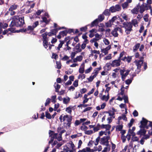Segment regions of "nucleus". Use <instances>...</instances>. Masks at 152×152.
<instances>
[{"label":"nucleus","mask_w":152,"mask_h":152,"mask_svg":"<svg viewBox=\"0 0 152 152\" xmlns=\"http://www.w3.org/2000/svg\"><path fill=\"white\" fill-rule=\"evenodd\" d=\"M72 117L71 115H64L63 116L62 115H61L59 118L61 122H67V123L65 122L64 123L65 126L67 128H69L70 127L71 124V121H72Z\"/></svg>","instance_id":"nucleus-1"},{"label":"nucleus","mask_w":152,"mask_h":152,"mask_svg":"<svg viewBox=\"0 0 152 152\" xmlns=\"http://www.w3.org/2000/svg\"><path fill=\"white\" fill-rule=\"evenodd\" d=\"M123 27L125 29V32L127 34H130V32L132 30V25L130 22H124L123 23Z\"/></svg>","instance_id":"nucleus-2"},{"label":"nucleus","mask_w":152,"mask_h":152,"mask_svg":"<svg viewBox=\"0 0 152 152\" xmlns=\"http://www.w3.org/2000/svg\"><path fill=\"white\" fill-rule=\"evenodd\" d=\"M151 123V122L148 121L144 118H142V120L140 121L141 125L140 126V128L148 129Z\"/></svg>","instance_id":"nucleus-3"},{"label":"nucleus","mask_w":152,"mask_h":152,"mask_svg":"<svg viewBox=\"0 0 152 152\" xmlns=\"http://www.w3.org/2000/svg\"><path fill=\"white\" fill-rule=\"evenodd\" d=\"M130 71L131 69H123L120 70V73L121 76V79L123 81H124L125 80L126 77Z\"/></svg>","instance_id":"nucleus-4"},{"label":"nucleus","mask_w":152,"mask_h":152,"mask_svg":"<svg viewBox=\"0 0 152 152\" xmlns=\"http://www.w3.org/2000/svg\"><path fill=\"white\" fill-rule=\"evenodd\" d=\"M47 32H46L42 35V36L43 39V45L45 49H47L48 48V38L47 37Z\"/></svg>","instance_id":"nucleus-5"},{"label":"nucleus","mask_w":152,"mask_h":152,"mask_svg":"<svg viewBox=\"0 0 152 152\" xmlns=\"http://www.w3.org/2000/svg\"><path fill=\"white\" fill-rule=\"evenodd\" d=\"M24 17H22L20 18H19L18 17H17L16 21L18 22V24H16V26L21 27L24 24Z\"/></svg>","instance_id":"nucleus-6"},{"label":"nucleus","mask_w":152,"mask_h":152,"mask_svg":"<svg viewBox=\"0 0 152 152\" xmlns=\"http://www.w3.org/2000/svg\"><path fill=\"white\" fill-rule=\"evenodd\" d=\"M136 64V65L137 66V70H136V73H138L140 72V69L141 68V66L143 62L142 60H140L137 61H136L134 62Z\"/></svg>","instance_id":"nucleus-7"},{"label":"nucleus","mask_w":152,"mask_h":152,"mask_svg":"<svg viewBox=\"0 0 152 152\" xmlns=\"http://www.w3.org/2000/svg\"><path fill=\"white\" fill-rule=\"evenodd\" d=\"M121 60L119 59L113 61L110 63V65L112 67H118L121 65Z\"/></svg>","instance_id":"nucleus-8"},{"label":"nucleus","mask_w":152,"mask_h":152,"mask_svg":"<svg viewBox=\"0 0 152 152\" xmlns=\"http://www.w3.org/2000/svg\"><path fill=\"white\" fill-rule=\"evenodd\" d=\"M120 6L118 4H117L115 6H113L110 8V10L112 12H115L121 10Z\"/></svg>","instance_id":"nucleus-9"},{"label":"nucleus","mask_w":152,"mask_h":152,"mask_svg":"<svg viewBox=\"0 0 152 152\" xmlns=\"http://www.w3.org/2000/svg\"><path fill=\"white\" fill-rule=\"evenodd\" d=\"M68 147L70 149V152H75L76 148L72 142H70L68 143Z\"/></svg>","instance_id":"nucleus-10"},{"label":"nucleus","mask_w":152,"mask_h":152,"mask_svg":"<svg viewBox=\"0 0 152 152\" xmlns=\"http://www.w3.org/2000/svg\"><path fill=\"white\" fill-rule=\"evenodd\" d=\"M100 144L106 146H109V141L106 139L104 137L102 138L100 140Z\"/></svg>","instance_id":"nucleus-11"},{"label":"nucleus","mask_w":152,"mask_h":152,"mask_svg":"<svg viewBox=\"0 0 152 152\" xmlns=\"http://www.w3.org/2000/svg\"><path fill=\"white\" fill-rule=\"evenodd\" d=\"M17 17L14 16L12 19V20L11 21V23L10 25V27H13L14 26H16V23L18 24V22L16 21Z\"/></svg>","instance_id":"nucleus-12"},{"label":"nucleus","mask_w":152,"mask_h":152,"mask_svg":"<svg viewBox=\"0 0 152 152\" xmlns=\"http://www.w3.org/2000/svg\"><path fill=\"white\" fill-rule=\"evenodd\" d=\"M111 48V45H109L105 48L101 49V51L102 53H104V55H106L108 53V51L110 50Z\"/></svg>","instance_id":"nucleus-13"},{"label":"nucleus","mask_w":152,"mask_h":152,"mask_svg":"<svg viewBox=\"0 0 152 152\" xmlns=\"http://www.w3.org/2000/svg\"><path fill=\"white\" fill-rule=\"evenodd\" d=\"M139 3H138L136 6L134 7L133 10L131 11L132 13L134 14H137L138 13L139 10Z\"/></svg>","instance_id":"nucleus-14"},{"label":"nucleus","mask_w":152,"mask_h":152,"mask_svg":"<svg viewBox=\"0 0 152 152\" xmlns=\"http://www.w3.org/2000/svg\"><path fill=\"white\" fill-rule=\"evenodd\" d=\"M144 128H141V129L137 132V134L141 136L145 135L146 133V131Z\"/></svg>","instance_id":"nucleus-15"},{"label":"nucleus","mask_w":152,"mask_h":152,"mask_svg":"<svg viewBox=\"0 0 152 152\" xmlns=\"http://www.w3.org/2000/svg\"><path fill=\"white\" fill-rule=\"evenodd\" d=\"M85 64L84 63H83L80 67L79 70V72L81 74H83L84 72Z\"/></svg>","instance_id":"nucleus-16"},{"label":"nucleus","mask_w":152,"mask_h":152,"mask_svg":"<svg viewBox=\"0 0 152 152\" xmlns=\"http://www.w3.org/2000/svg\"><path fill=\"white\" fill-rule=\"evenodd\" d=\"M101 69V67L95 69L93 73H92V75H94V76L96 77L99 71Z\"/></svg>","instance_id":"nucleus-17"},{"label":"nucleus","mask_w":152,"mask_h":152,"mask_svg":"<svg viewBox=\"0 0 152 152\" xmlns=\"http://www.w3.org/2000/svg\"><path fill=\"white\" fill-rule=\"evenodd\" d=\"M53 137L56 139H57L58 140L60 141L62 140L61 135V134H58L56 133L54 134Z\"/></svg>","instance_id":"nucleus-18"},{"label":"nucleus","mask_w":152,"mask_h":152,"mask_svg":"<svg viewBox=\"0 0 152 152\" xmlns=\"http://www.w3.org/2000/svg\"><path fill=\"white\" fill-rule=\"evenodd\" d=\"M121 60L125 61H127L128 63H129L131 61L132 57L131 56L127 57L125 56L123 58H121Z\"/></svg>","instance_id":"nucleus-19"},{"label":"nucleus","mask_w":152,"mask_h":152,"mask_svg":"<svg viewBox=\"0 0 152 152\" xmlns=\"http://www.w3.org/2000/svg\"><path fill=\"white\" fill-rule=\"evenodd\" d=\"M80 43L77 44L75 47V49L76 50V53H79L81 51L82 49L80 48Z\"/></svg>","instance_id":"nucleus-20"},{"label":"nucleus","mask_w":152,"mask_h":152,"mask_svg":"<svg viewBox=\"0 0 152 152\" xmlns=\"http://www.w3.org/2000/svg\"><path fill=\"white\" fill-rule=\"evenodd\" d=\"M109 93L107 94V96L104 95L100 98L102 100L104 101L105 102H107L109 99Z\"/></svg>","instance_id":"nucleus-21"},{"label":"nucleus","mask_w":152,"mask_h":152,"mask_svg":"<svg viewBox=\"0 0 152 152\" xmlns=\"http://www.w3.org/2000/svg\"><path fill=\"white\" fill-rule=\"evenodd\" d=\"M119 107L121 109L124 108L125 109V112L124 113V114H126L127 113V108L126 105L125 104H121L119 105Z\"/></svg>","instance_id":"nucleus-22"},{"label":"nucleus","mask_w":152,"mask_h":152,"mask_svg":"<svg viewBox=\"0 0 152 152\" xmlns=\"http://www.w3.org/2000/svg\"><path fill=\"white\" fill-rule=\"evenodd\" d=\"M111 34L115 37H117L118 36V31L116 28H114L111 32Z\"/></svg>","instance_id":"nucleus-23"},{"label":"nucleus","mask_w":152,"mask_h":152,"mask_svg":"<svg viewBox=\"0 0 152 152\" xmlns=\"http://www.w3.org/2000/svg\"><path fill=\"white\" fill-rule=\"evenodd\" d=\"M64 27H60L59 28H55L53 29L51 31L52 32V34H53L54 35H56V33L58 31V30L61 29H64Z\"/></svg>","instance_id":"nucleus-24"},{"label":"nucleus","mask_w":152,"mask_h":152,"mask_svg":"<svg viewBox=\"0 0 152 152\" xmlns=\"http://www.w3.org/2000/svg\"><path fill=\"white\" fill-rule=\"evenodd\" d=\"M132 26L133 25L135 27H136L138 26V22L136 19H134L132 20L131 22Z\"/></svg>","instance_id":"nucleus-25"},{"label":"nucleus","mask_w":152,"mask_h":152,"mask_svg":"<svg viewBox=\"0 0 152 152\" xmlns=\"http://www.w3.org/2000/svg\"><path fill=\"white\" fill-rule=\"evenodd\" d=\"M140 9V12L141 13H142L145 10V7L144 5L143 4L141 6L139 4V9Z\"/></svg>","instance_id":"nucleus-26"},{"label":"nucleus","mask_w":152,"mask_h":152,"mask_svg":"<svg viewBox=\"0 0 152 152\" xmlns=\"http://www.w3.org/2000/svg\"><path fill=\"white\" fill-rule=\"evenodd\" d=\"M104 15L102 14L99 15L98 16V18L96 19H97V21L99 22H102L103 20H104Z\"/></svg>","instance_id":"nucleus-27"},{"label":"nucleus","mask_w":152,"mask_h":152,"mask_svg":"<svg viewBox=\"0 0 152 152\" xmlns=\"http://www.w3.org/2000/svg\"><path fill=\"white\" fill-rule=\"evenodd\" d=\"M18 7V6L15 4H14L12 5H11L10 7L9 10V11H12L14 10H15L16 9L17 7Z\"/></svg>","instance_id":"nucleus-28"},{"label":"nucleus","mask_w":152,"mask_h":152,"mask_svg":"<svg viewBox=\"0 0 152 152\" xmlns=\"http://www.w3.org/2000/svg\"><path fill=\"white\" fill-rule=\"evenodd\" d=\"M73 107L69 106L66 109V111L69 114H71L72 112V109Z\"/></svg>","instance_id":"nucleus-29"},{"label":"nucleus","mask_w":152,"mask_h":152,"mask_svg":"<svg viewBox=\"0 0 152 152\" xmlns=\"http://www.w3.org/2000/svg\"><path fill=\"white\" fill-rule=\"evenodd\" d=\"M118 119L119 121L123 119L125 121H127V118L126 117V115L124 114H123L121 116L118 117Z\"/></svg>","instance_id":"nucleus-30"},{"label":"nucleus","mask_w":152,"mask_h":152,"mask_svg":"<svg viewBox=\"0 0 152 152\" xmlns=\"http://www.w3.org/2000/svg\"><path fill=\"white\" fill-rule=\"evenodd\" d=\"M42 20L41 21V23L44 22L45 23V24L48 23L49 22V19H48L46 17H42Z\"/></svg>","instance_id":"nucleus-31"},{"label":"nucleus","mask_w":152,"mask_h":152,"mask_svg":"<svg viewBox=\"0 0 152 152\" xmlns=\"http://www.w3.org/2000/svg\"><path fill=\"white\" fill-rule=\"evenodd\" d=\"M64 41H60V43L59 44L58 46L56 48V49L58 51H59L60 50V49L62 48L63 45L64 43Z\"/></svg>","instance_id":"nucleus-32"},{"label":"nucleus","mask_w":152,"mask_h":152,"mask_svg":"<svg viewBox=\"0 0 152 152\" xmlns=\"http://www.w3.org/2000/svg\"><path fill=\"white\" fill-rule=\"evenodd\" d=\"M54 86L56 92H58L60 88V86L59 85L55 83L54 85Z\"/></svg>","instance_id":"nucleus-33"},{"label":"nucleus","mask_w":152,"mask_h":152,"mask_svg":"<svg viewBox=\"0 0 152 152\" xmlns=\"http://www.w3.org/2000/svg\"><path fill=\"white\" fill-rule=\"evenodd\" d=\"M94 151H100L102 149V146L101 145H99L98 146H95L94 147Z\"/></svg>","instance_id":"nucleus-34"},{"label":"nucleus","mask_w":152,"mask_h":152,"mask_svg":"<svg viewBox=\"0 0 152 152\" xmlns=\"http://www.w3.org/2000/svg\"><path fill=\"white\" fill-rule=\"evenodd\" d=\"M70 98L68 97H66V98H64L63 100V102L64 104H67L70 101Z\"/></svg>","instance_id":"nucleus-35"},{"label":"nucleus","mask_w":152,"mask_h":152,"mask_svg":"<svg viewBox=\"0 0 152 152\" xmlns=\"http://www.w3.org/2000/svg\"><path fill=\"white\" fill-rule=\"evenodd\" d=\"M134 77V76H133L132 78H131V79H128L126 80L125 81V83L126 84L128 85H129L132 83V80H133V78Z\"/></svg>","instance_id":"nucleus-36"},{"label":"nucleus","mask_w":152,"mask_h":152,"mask_svg":"<svg viewBox=\"0 0 152 152\" xmlns=\"http://www.w3.org/2000/svg\"><path fill=\"white\" fill-rule=\"evenodd\" d=\"M8 30L10 31L11 32L14 33L15 32L14 31V30L13 28H10L8 29V30H5L3 32V34L4 35L5 34H6L8 32Z\"/></svg>","instance_id":"nucleus-37"},{"label":"nucleus","mask_w":152,"mask_h":152,"mask_svg":"<svg viewBox=\"0 0 152 152\" xmlns=\"http://www.w3.org/2000/svg\"><path fill=\"white\" fill-rule=\"evenodd\" d=\"M121 17L126 20H128V16L126 14L122 13L121 15Z\"/></svg>","instance_id":"nucleus-38"},{"label":"nucleus","mask_w":152,"mask_h":152,"mask_svg":"<svg viewBox=\"0 0 152 152\" xmlns=\"http://www.w3.org/2000/svg\"><path fill=\"white\" fill-rule=\"evenodd\" d=\"M99 22L97 21V19H96L94 21H93L91 24V26L92 27L98 24Z\"/></svg>","instance_id":"nucleus-39"},{"label":"nucleus","mask_w":152,"mask_h":152,"mask_svg":"<svg viewBox=\"0 0 152 152\" xmlns=\"http://www.w3.org/2000/svg\"><path fill=\"white\" fill-rule=\"evenodd\" d=\"M110 10H108V9L105 10L103 13V14L105 15L108 16L110 15Z\"/></svg>","instance_id":"nucleus-40"},{"label":"nucleus","mask_w":152,"mask_h":152,"mask_svg":"<svg viewBox=\"0 0 152 152\" xmlns=\"http://www.w3.org/2000/svg\"><path fill=\"white\" fill-rule=\"evenodd\" d=\"M96 77L94 76V75H91L90 76V77L89 78H87V79L88 80V81L89 82H92L94 78H95Z\"/></svg>","instance_id":"nucleus-41"},{"label":"nucleus","mask_w":152,"mask_h":152,"mask_svg":"<svg viewBox=\"0 0 152 152\" xmlns=\"http://www.w3.org/2000/svg\"><path fill=\"white\" fill-rule=\"evenodd\" d=\"M123 126L121 125L117 126L116 127V131H121L123 128Z\"/></svg>","instance_id":"nucleus-42"},{"label":"nucleus","mask_w":152,"mask_h":152,"mask_svg":"<svg viewBox=\"0 0 152 152\" xmlns=\"http://www.w3.org/2000/svg\"><path fill=\"white\" fill-rule=\"evenodd\" d=\"M128 134H130L132 136H135V133L134 132V131L131 130V129H129Z\"/></svg>","instance_id":"nucleus-43"},{"label":"nucleus","mask_w":152,"mask_h":152,"mask_svg":"<svg viewBox=\"0 0 152 152\" xmlns=\"http://www.w3.org/2000/svg\"><path fill=\"white\" fill-rule=\"evenodd\" d=\"M51 102H52L53 103H55L56 102V95H54L53 96H51Z\"/></svg>","instance_id":"nucleus-44"},{"label":"nucleus","mask_w":152,"mask_h":152,"mask_svg":"<svg viewBox=\"0 0 152 152\" xmlns=\"http://www.w3.org/2000/svg\"><path fill=\"white\" fill-rule=\"evenodd\" d=\"M129 6L127 2H125L123 3L122 5V6L123 9L127 8Z\"/></svg>","instance_id":"nucleus-45"},{"label":"nucleus","mask_w":152,"mask_h":152,"mask_svg":"<svg viewBox=\"0 0 152 152\" xmlns=\"http://www.w3.org/2000/svg\"><path fill=\"white\" fill-rule=\"evenodd\" d=\"M123 99L124 100V102L125 103H128L129 102L128 97L127 96L124 95L123 96Z\"/></svg>","instance_id":"nucleus-46"},{"label":"nucleus","mask_w":152,"mask_h":152,"mask_svg":"<svg viewBox=\"0 0 152 152\" xmlns=\"http://www.w3.org/2000/svg\"><path fill=\"white\" fill-rule=\"evenodd\" d=\"M103 42L105 45H108L110 44V42L107 39L104 38L103 39Z\"/></svg>","instance_id":"nucleus-47"},{"label":"nucleus","mask_w":152,"mask_h":152,"mask_svg":"<svg viewBox=\"0 0 152 152\" xmlns=\"http://www.w3.org/2000/svg\"><path fill=\"white\" fill-rule=\"evenodd\" d=\"M100 137H98L95 140V141L94 142V145L96 146L98 144L99 141H100Z\"/></svg>","instance_id":"nucleus-48"},{"label":"nucleus","mask_w":152,"mask_h":152,"mask_svg":"<svg viewBox=\"0 0 152 152\" xmlns=\"http://www.w3.org/2000/svg\"><path fill=\"white\" fill-rule=\"evenodd\" d=\"M51 99L50 98H48L46 100L45 104V106H47L48 104H49L50 102Z\"/></svg>","instance_id":"nucleus-49"},{"label":"nucleus","mask_w":152,"mask_h":152,"mask_svg":"<svg viewBox=\"0 0 152 152\" xmlns=\"http://www.w3.org/2000/svg\"><path fill=\"white\" fill-rule=\"evenodd\" d=\"M112 24L113 23L110 20L105 23V25L107 27H111Z\"/></svg>","instance_id":"nucleus-50"},{"label":"nucleus","mask_w":152,"mask_h":152,"mask_svg":"<svg viewBox=\"0 0 152 152\" xmlns=\"http://www.w3.org/2000/svg\"><path fill=\"white\" fill-rule=\"evenodd\" d=\"M56 64L57 68L58 69H60L61 67V64L60 62L59 61H57L56 62Z\"/></svg>","instance_id":"nucleus-51"},{"label":"nucleus","mask_w":152,"mask_h":152,"mask_svg":"<svg viewBox=\"0 0 152 152\" xmlns=\"http://www.w3.org/2000/svg\"><path fill=\"white\" fill-rule=\"evenodd\" d=\"M107 147H105L104 148V150H103V151H105V152H107V151H109L110 149V146L109 145L108 146H107Z\"/></svg>","instance_id":"nucleus-52"},{"label":"nucleus","mask_w":152,"mask_h":152,"mask_svg":"<svg viewBox=\"0 0 152 152\" xmlns=\"http://www.w3.org/2000/svg\"><path fill=\"white\" fill-rule=\"evenodd\" d=\"M45 116L46 117L49 119H50L52 118L50 114L48 113V112H46Z\"/></svg>","instance_id":"nucleus-53"},{"label":"nucleus","mask_w":152,"mask_h":152,"mask_svg":"<svg viewBox=\"0 0 152 152\" xmlns=\"http://www.w3.org/2000/svg\"><path fill=\"white\" fill-rule=\"evenodd\" d=\"M82 96V95L79 92H76V95H75V98L77 99L79 97H81Z\"/></svg>","instance_id":"nucleus-54"},{"label":"nucleus","mask_w":152,"mask_h":152,"mask_svg":"<svg viewBox=\"0 0 152 152\" xmlns=\"http://www.w3.org/2000/svg\"><path fill=\"white\" fill-rule=\"evenodd\" d=\"M111 54H109L108 56H106L104 58V60H110L111 59Z\"/></svg>","instance_id":"nucleus-55"},{"label":"nucleus","mask_w":152,"mask_h":152,"mask_svg":"<svg viewBox=\"0 0 152 152\" xmlns=\"http://www.w3.org/2000/svg\"><path fill=\"white\" fill-rule=\"evenodd\" d=\"M91 53L92 55H93V54H100V52L99 50H91Z\"/></svg>","instance_id":"nucleus-56"},{"label":"nucleus","mask_w":152,"mask_h":152,"mask_svg":"<svg viewBox=\"0 0 152 152\" xmlns=\"http://www.w3.org/2000/svg\"><path fill=\"white\" fill-rule=\"evenodd\" d=\"M59 33L61 35L62 37H64L66 36L67 34V32L66 31H64L60 32Z\"/></svg>","instance_id":"nucleus-57"},{"label":"nucleus","mask_w":152,"mask_h":152,"mask_svg":"<svg viewBox=\"0 0 152 152\" xmlns=\"http://www.w3.org/2000/svg\"><path fill=\"white\" fill-rule=\"evenodd\" d=\"M63 150L65 151L64 152H70V149L69 147L66 146L64 147Z\"/></svg>","instance_id":"nucleus-58"},{"label":"nucleus","mask_w":152,"mask_h":152,"mask_svg":"<svg viewBox=\"0 0 152 152\" xmlns=\"http://www.w3.org/2000/svg\"><path fill=\"white\" fill-rule=\"evenodd\" d=\"M138 140L139 138L137 137H135L134 136H132V140L133 142L137 141Z\"/></svg>","instance_id":"nucleus-59"},{"label":"nucleus","mask_w":152,"mask_h":152,"mask_svg":"<svg viewBox=\"0 0 152 152\" xmlns=\"http://www.w3.org/2000/svg\"><path fill=\"white\" fill-rule=\"evenodd\" d=\"M92 68L91 67H90L89 68L86 69L85 71V73L87 74L90 72L92 70Z\"/></svg>","instance_id":"nucleus-60"},{"label":"nucleus","mask_w":152,"mask_h":152,"mask_svg":"<svg viewBox=\"0 0 152 152\" xmlns=\"http://www.w3.org/2000/svg\"><path fill=\"white\" fill-rule=\"evenodd\" d=\"M88 25L87 26H85L84 27H82L80 28V30L82 31H85L87 29V26H89Z\"/></svg>","instance_id":"nucleus-61"},{"label":"nucleus","mask_w":152,"mask_h":152,"mask_svg":"<svg viewBox=\"0 0 152 152\" xmlns=\"http://www.w3.org/2000/svg\"><path fill=\"white\" fill-rule=\"evenodd\" d=\"M86 75L85 74H80L78 76V78H81L82 80L85 78Z\"/></svg>","instance_id":"nucleus-62"},{"label":"nucleus","mask_w":152,"mask_h":152,"mask_svg":"<svg viewBox=\"0 0 152 152\" xmlns=\"http://www.w3.org/2000/svg\"><path fill=\"white\" fill-rule=\"evenodd\" d=\"M76 58H77V61H78L80 62L83 59V57L81 56H77L76 57Z\"/></svg>","instance_id":"nucleus-63"},{"label":"nucleus","mask_w":152,"mask_h":152,"mask_svg":"<svg viewBox=\"0 0 152 152\" xmlns=\"http://www.w3.org/2000/svg\"><path fill=\"white\" fill-rule=\"evenodd\" d=\"M117 17L116 16L113 17L112 18L109 20L113 24V22L117 19Z\"/></svg>","instance_id":"nucleus-64"}]
</instances>
